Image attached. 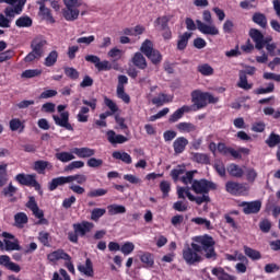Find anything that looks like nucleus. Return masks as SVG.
Returning <instances> with one entry per match:
<instances>
[{
    "label": "nucleus",
    "mask_w": 280,
    "mask_h": 280,
    "mask_svg": "<svg viewBox=\"0 0 280 280\" xmlns=\"http://www.w3.org/2000/svg\"><path fill=\"white\" fill-rule=\"evenodd\" d=\"M192 240L198 244L200 253H205L206 259H212V261L218 259V254L215 253V241L211 235L205 234L195 236Z\"/></svg>",
    "instance_id": "obj_1"
},
{
    "label": "nucleus",
    "mask_w": 280,
    "mask_h": 280,
    "mask_svg": "<svg viewBox=\"0 0 280 280\" xmlns=\"http://www.w3.org/2000/svg\"><path fill=\"white\" fill-rule=\"evenodd\" d=\"M45 47H47V39L45 36L38 35L34 37L31 42L32 51L24 57V62H34V60L43 58Z\"/></svg>",
    "instance_id": "obj_2"
},
{
    "label": "nucleus",
    "mask_w": 280,
    "mask_h": 280,
    "mask_svg": "<svg viewBox=\"0 0 280 280\" xmlns=\"http://www.w3.org/2000/svg\"><path fill=\"white\" fill-rule=\"evenodd\" d=\"M190 97L197 110H202V108H207L209 104H218L220 102L219 97L213 96V94L209 92H202L201 90L192 91Z\"/></svg>",
    "instance_id": "obj_3"
},
{
    "label": "nucleus",
    "mask_w": 280,
    "mask_h": 280,
    "mask_svg": "<svg viewBox=\"0 0 280 280\" xmlns=\"http://www.w3.org/2000/svg\"><path fill=\"white\" fill-rule=\"evenodd\" d=\"M183 259L188 266H196L202 261V252L200 245L196 243L186 244L183 248Z\"/></svg>",
    "instance_id": "obj_4"
},
{
    "label": "nucleus",
    "mask_w": 280,
    "mask_h": 280,
    "mask_svg": "<svg viewBox=\"0 0 280 280\" xmlns=\"http://www.w3.org/2000/svg\"><path fill=\"white\" fill-rule=\"evenodd\" d=\"M140 51L152 62L155 67H159L161 62H163V55L159 49L154 48V43L150 39H145L141 47Z\"/></svg>",
    "instance_id": "obj_5"
},
{
    "label": "nucleus",
    "mask_w": 280,
    "mask_h": 280,
    "mask_svg": "<svg viewBox=\"0 0 280 280\" xmlns=\"http://www.w3.org/2000/svg\"><path fill=\"white\" fill-rule=\"evenodd\" d=\"M94 226L95 225L89 221L72 224L73 232L68 233L69 242H72V244H78L79 237H84L86 233H91Z\"/></svg>",
    "instance_id": "obj_6"
},
{
    "label": "nucleus",
    "mask_w": 280,
    "mask_h": 280,
    "mask_svg": "<svg viewBox=\"0 0 280 280\" xmlns=\"http://www.w3.org/2000/svg\"><path fill=\"white\" fill-rule=\"evenodd\" d=\"M172 20V16L170 15H162L155 19L154 21V27L158 28V32L162 33V37L165 40H172V28H170V21Z\"/></svg>",
    "instance_id": "obj_7"
},
{
    "label": "nucleus",
    "mask_w": 280,
    "mask_h": 280,
    "mask_svg": "<svg viewBox=\"0 0 280 280\" xmlns=\"http://www.w3.org/2000/svg\"><path fill=\"white\" fill-rule=\"evenodd\" d=\"M195 194H209V191H215L218 185L206 178L195 179L190 187Z\"/></svg>",
    "instance_id": "obj_8"
},
{
    "label": "nucleus",
    "mask_w": 280,
    "mask_h": 280,
    "mask_svg": "<svg viewBox=\"0 0 280 280\" xmlns=\"http://www.w3.org/2000/svg\"><path fill=\"white\" fill-rule=\"evenodd\" d=\"M15 180L19 185H23L24 187H34L35 191L43 194L40 184L36 180V174L20 173L15 176Z\"/></svg>",
    "instance_id": "obj_9"
},
{
    "label": "nucleus",
    "mask_w": 280,
    "mask_h": 280,
    "mask_svg": "<svg viewBox=\"0 0 280 280\" xmlns=\"http://www.w3.org/2000/svg\"><path fill=\"white\" fill-rule=\"evenodd\" d=\"M67 108L65 105H58L57 110L60 113V116L54 115L52 119L56 124V126H59L60 128H65L66 130H69L70 132H73V125L69 122V112H62Z\"/></svg>",
    "instance_id": "obj_10"
},
{
    "label": "nucleus",
    "mask_w": 280,
    "mask_h": 280,
    "mask_svg": "<svg viewBox=\"0 0 280 280\" xmlns=\"http://www.w3.org/2000/svg\"><path fill=\"white\" fill-rule=\"evenodd\" d=\"M85 61L91 62L92 65H94L95 69H97V71H100V72L110 71V69H113V65L110 63V61H108V60H103L102 61V59H100V57L96 56V55L85 56Z\"/></svg>",
    "instance_id": "obj_11"
},
{
    "label": "nucleus",
    "mask_w": 280,
    "mask_h": 280,
    "mask_svg": "<svg viewBox=\"0 0 280 280\" xmlns=\"http://www.w3.org/2000/svg\"><path fill=\"white\" fill-rule=\"evenodd\" d=\"M241 207H243V213H245V215H250L253 213H259V211H261V201H259V200L243 201L241 203Z\"/></svg>",
    "instance_id": "obj_12"
},
{
    "label": "nucleus",
    "mask_w": 280,
    "mask_h": 280,
    "mask_svg": "<svg viewBox=\"0 0 280 280\" xmlns=\"http://www.w3.org/2000/svg\"><path fill=\"white\" fill-rule=\"evenodd\" d=\"M225 191H228V194H231L232 196H242V194L246 191V186L237 182H226Z\"/></svg>",
    "instance_id": "obj_13"
},
{
    "label": "nucleus",
    "mask_w": 280,
    "mask_h": 280,
    "mask_svg": "<svg viewBox=\"0 0 280 280\" xmlns=\"http://www.w3.org/2000/svg\"><path fill=\"white\" fill-rule=\"evenodd\" d=\"M197 30L206 36H218V34H220V30H218L215 25L206 24L200 20H197Z\"/></svg>",
    "instance_id": "obj_14"
},
{
    "label": "nucleus",
    "mask_w": 280,
    "mask_h": 280,
    "mask_svg": "<svg viewBox=\"0 0 280 280\" xmlns=\"http://www.w3.org/2000/svg\"><path fill=\"white\" fill-rule=\"evenodd\" d=\"M249 37L255 43V49L261 51L264 49V33L257 28H250Z\"/></svg>",
    "instance_id": "obj_15"
},
{
    "label": "nucleus",
    "mask_w": 280,
    "mask_h": 280,
    "mask_svg": "<svg viewBox=\"0 0 280 280\" xmlns=\"http://www.w3.org/2000/svg\"><path fill=\"white\" fill-rule=\"evenodd\" d=\"M47 259L48 261L56 264V261H60V259H62L63 261H69L71 259V256L66 253L65 249L59 248L48 254Z\"/></svg>",
    "instance_id": "obj_16"
},
{
    "label": "nucleus",
    "mask_w": 280,
    "mask_h": 280,
    "mask_svg": "<svg viewBox=\"0 0 280 280\" xmlns=\"http://www.w3.org/2000/svg\"><path fill=\"white\" fill-rule=\"evenodd\" d=\"M27 0H20L13 8L7 7L4 10L5 16H9L10 19H14L15 14H21L23 12V8L25 7V3Z\"/></svg>",
    "instance_id": "obj_17"
},
{
    "label": "nucleus",
    "mask_w": 280,
    "mask_h": 280,
    "mask_svg": "<svg viewBox=\"0 0 280 280\" xmlns=\"http://www.w3.org/2000/svg\"><path fill=\"white\" fill-rule=\"evenodd\" d=\"M131 62L133 67H137V69H140L141 71L148 69V60H145L143 52H136L131 58Z\"/></svg>",
    "instance_id": "obj_18"
},
{
    "label": "nucleus",
    "mask_w": 280,
    "mask_h": 280,
    "mask_svg": "<svg viewBox=\"0 0 280 280\" xmlns=\"http://www.w3.org/2000/svg\"><path fill=\"white\" fill-rule=\"evenodd\" d=\"M79 272L85 275V277H94L95 270L93 269V261L91 258L85 259V265L79 264L77 266Z\"/></svg>",
    "instance_id": "obj_19"
},
{
    "label": "nucleus",
    "mask_w": 280,
    "mask_h": 280,
    "mask_svg": "<svg viewBox=\"0 0 280 280\" xmlns=\"http://www.w3.org/2000/svg\"><path fill=\"white\" fill-rule=\"evenodd\" d=\"M185 113H191V106L183 105L180 108L175 110L168 118L170 124H176L178 119H183Z\"/></svg>",
    "instance_id": "obj_20"
},
{
    "label": "nucleus",
    "mask_w": 280,
    "mask_h": 280,
    "mask_svg": "<svg viewBox=\"0 0 280 280\" xmlns=\"http://www.w3.org/2000/svg\"><path fill=\"white\" fill-rule=\"evenodd\" d=\"M218 152L223 156H229L230 154V156H233V159H240L241 156L235 149L232 147H226V144L223 142L218 143Z\"/></svg>",
    "instance_id": "obj_21"
},
{
    "label": "nucleus",
    "mask_w": 280,
    "mask_h": 280,
    "mask_svg": "<svg viewBox=\"0 0 280 280\" xmlns=\"http://www.w3.org/2000/svg\"><path fill=\"white\" fill-rule=\"evenodd\" d=\"M39 11H38V16H40L44 21L47 23L54 24L56 23V19H54V15L51 14V9L45 7L43 2H39Z\"/></svg>",
    "instance_id": "obj_22"
},
{
    "label": "nucleus",
    "mask_w": 280,
    "mask_h": 280,
    "mask_svg": "<svg viewBox=\"0 0 280 280\" xmlns=\"http://www.w3.org/2000/svg\"><path fill=\"white\" fill-rule=\"evenodd\" d=\"M189 145V140L185 137H178L174 142H173V149L175 154H183L185 152V149Z\"/></svg>",
    "instance_id": "obj_23"
},
{
    "label": "nucleus",
    "mask_w": 280,
    "mask_h": 280,
    "mask_svg": "<svg viewBox=\"0 0 280 280\" xmlns=\"http://www.w3.org/2000/svg\"><path fill=\"white\" fill-rule=\"evenodd\" d=\"M72 152L77 154L79 159H91V156H95V149L89 147L74 148Z\"/></svg>",
    "instance_id": "obj_24"
},
{
    "label": "nucleus",
    "mask_w": 280,
    "mask_h": 280,
    "mask_svg": "<svg viewBox=\"0 0 280 280\" xmlns=\"http://www.w3.org/2000/svg\"><path fill=\"white\" fill-rule=\"evenodd\" d=\"M67 183H69V176L55 177L48 183V189L49 191H56L58 187H62V185H67Z\"/></svg>",
    "instance_id": "obj_25"
},
{
    "label": "nucleus",
    "mask_w": 280,
    "mask_h": 280,
    "mask_svg": "<svg viewBox=\"0 0 280 280\" xmlns=\"http://www.w3.org/2000/svg\"><path fill=\"white\" fill-rule=\"evenodd\" d=\"M211 273L214 277H217L218 280H236L237 279L235 276L226 273V271L222 267H214L211 270Z\"/></svg>",
    "instance_id": "obj_26"
},
{
    "label": "nucleus",
    "mask_w": 280,
    "mask_h": 280,
    "mask_svg": "<svg viewBox=\"0 0 280 280\" xmlns=\"http://www.w3.org/2000/svg\"><path fill=\"white\" fill-rule=\"evenodd\" d=\"M140 261L143 264V268H154V254L142 252L140 254Z\"/></svg>",
    "instance_id": "obj_27"
},
{
    "label": "nucleus",
    "mask_w": 280,
    "mask_h": 280,
    "mask_svg": "<svg viewBox=\"0 0 280 280\" xmlns=\"http://www.w3.org/2000/svg\"><path fill=\"white\" fill-rule=\"evenodd\" d=\"M52 167L54 165L45 160L35 161L33 165V170L37 172V174H45V170H51Z\"/></svg>",
    "instance_id": "obj_28"
},
{
    "label": "nucleus",
    "mask_w": 280,
    "mask_h": 280,
    "mask_svg": "<svg viewBox=\"0 0 280 280\" xmlns=\"http://www.w3.org/2000/svg\"><path fill=\"white\" fill-rule=\"evenodd\" d=\"M62 16L66 21H77L80 16V10L78 8H67L62 10Z\"/></svg>",
    "instance_id": "obj_29"
},
{
    "label": "nucleus",
    "mask_w": 280,
    "mask_h": 280,
    "mask_svg": "<svg viewBox=\"0 0 280 280\" xmlns=\"http://www.w3.org/2000/svg\"><path fill=\"white\" fill-rule=\"evenodd\" d=\"M107 141H109V143H112L113 145L119 143H126V141H128V138H126L125 136L122 135H117L115 133V131L113 130H109L107 132Z\"/></svg>",
    "instance_id": "obj_30"
},
{
    "label": "nucleus",
    "mask_w": 280,
    "mask_h": 280,
    "mask_svg": "<svg viewBox=\"0 0 280 280\" xmlns=\"http://www.w3.org/2000/svg\"><path fill=\"white\" fill-rule=\"evenodd\" d=\"M252 21L256 25H259V27H261L262 30H266V27H268V18H266V14L264 13H260V12L254 13Z\"/></svg>",
    "instance_id": "obj_31"
},
{
    "label": "nucleus",
    "mask_w": 280,
    "mask_h": 280,
    "mask_svg": "<svg viewBox=\"0 0 280 280\" xmlns=\"http://www.w3.org/2000/svg\"><path fill=\"white\" fill-rule=\"evenodd\" d=\"M189 38H191V33L189 32H185L184 34L178 36V40H177L178 51H185V49H187V45H189Z\"/></svg>",
    "instance_id": "obj_32"
},
{
    "label": "nucleus",
    "mask_w": 280,
    "mask_h": 280,
    "mask_svg": "<svg viewBox=\"0 0 280 280\" xmlns=\"http://www.w3.org/2000/svg\"><path fill=\"white\" fill-rule=\"evenodd\" d=\"M228 173L232 176V178H242L244 176V168L235 163H231L228 166Z\"/></svg>",
    "instance_id": "obj_33"
},
{
    "label": "nucleus",
    "mask_w": 280,
    "mask_h": 280,
    "mask_svg": "<svg viewBox=\"0 0 280 280\" xmlns=\"http://www.w3.org/2000/svg\"><path fill=\"white\" fill-rule=\"evenodd\" d=\"M37 240L46 248H51V234L49 232L40 231Z\"/></svg>",
    "instance_id": "obj_34"
},
{
    "label": "nucleus",
    "mask_w": 280,
    "mask_h": 280,
    "mask_svg": "<svg viewBox=\"0 0 280 280\" xmlns=\"http://www.w3.org/2000/svg\"><path fill=\"white\" fill-rule=\"evenodd\" d=\"M112 156L113 159H116V161H122V163H126L127 165L132 163V156L127 152L114 151Z\"/></svg>",
    "instance_id": "obj_35"
},
{
    "label": "nucleus",
    "mask_w": 280,
    "mask_h": 280,
    "mask_svg": "<svg viewBox=\"0 0 280 280\" xmlns=\"http://www.w3.org/2000/svg\"><path fill=\"white\" fill-rule=\"evenodd\" d=\"M237 86L244 91H250V89H253V83H248V77H246V72H240Z\"/></svg>",
    "instance_id": "obj_36"
},
{
    "label": "nucleus",
    "mask_w": 280,
    "mask_h": 280,
    "mask_svg": "<svg viewBox=\"0 0 280 280\" xmlns=\"http://www.w3.org/2000/svg\"><path fill=\"white\" fill-rule=\"evenodd\" d=\"M9 128L12 132H23L25 130V125L19 118H13L9 121Z\"/></svg>",
    "instance_id": "obj_37"
},
{
    "label": "nucleus",
    "mask_w": 280,
    "mask_h": 280,
    "mask_svg": "<svg viewBox=\"0 0 280 280\" xmlns=\"http://www.w3.org/2000/svg\"><path fill=\"white\" fill-rule=\"evenodd\" d=\"M89 113H91V109L88 106H82L77 115V121L86 124L89 121Z\"/></svg>",
    "instance_id": "obj_38"
},
{
    "label": "nucleus",
    "mask_w": 280,
    "mask_h": 280,
    "mask_svg": "<svg viewBox=\"0 0 280 280\" xmlns=\"http://www.w3.org/2000/svg\"><path fill=\"white\" fill-rule=\"evenodd\" d=\"M107 211L110 215H120L126 213V207L117 203L109 205Z\"/></svg>",
    "instance_id": "obj_39"
},
{
    "label": "nucleus",
    "mask_w": 280,
    "mask_h": 280,
    "mask_svg": "<svg viewBox=\"0 0 280 280\" xmlns=\"http://www.w3.org/2000/svg\"><path fill=\"white\" fill-rule=\"evenodd\" d=\"M192 161H195V163H200L201 165H209V163H211V159L207 153H194Z\"/></svg>",
    "instance_id": "obj_40"
},
{
    "label": "nucleus",
    "mask_w": 280,
    "mask_h": 280,
    "mask_svg": "<svg viewBox=\"0 0 280 280\" xmlns=\"http://www.w3.org/2000/svg\"><path fill=\"white\" fill-rule=\"evenodd\" d=\"M170 102H172V98L165 93H161L158 97L152 98V104L155 106H163V104H170Z\"/></svg>",
    "instance_id": "obj_41"
},
{
    "label": "nucleus",
    "mask_w": 280,
    "mask_h": 280,
    "mask_svg": "<svg viewBox=\"0 0 280 280\" xmlns=\"http://www.w3.org/2000/svg\"><path fill=\"white\" fill-rule=\"evenodd\" d=\"M58 62L57 50H51L44 60L45 67H54Z\"/></svg>",
    "instance_id": "obj_42"
},
{
    "label": "nucleus",
    "mask_w": 280,
    "mask_h": 280,
    "mask_svg": "<svg viewBox=\"0 0 280 280\" xmlns=\"http://www.w3.org/2000/svg\"><path fill=\"white\" fill-rule=\"evenodd\" d=\"M55 158L57 159V161H60L61 163H69V161H73V159H75V155H73V153L62 151L56 153Z\"/></svg>",
    "instance_id": "obj_43"
},
{
    "label": "nucleus",
    "mask_w": 280,
    "mask_h": 280,
    "mask_svg": "<svg viewBox=\"0 0 280 280\" xmlns=\"http://www.w3.org/2000/svg\"><path fill=\"white\" fill-rule=\"evenodd\" d=\"M177 130L180 132H196L197 127L192 122H179L176 125Z\"/></svg>",
    "instance_id": "obj_44"
},
{
    "label": "nucleus",
    "mask_w": 280,
    "mask_h": 280,
    "mask_svg": "<svg viewBox=\"0 0 280 280\" xmlns=\"http://www.w3.org/2000/svg\"><path fill=\"white\" fill-rule=\"evenodd\" d=\"M14 222H15V226H18L19 229H23L24 224H27L28 219H27V214L25 212H19L14 215Z\"/></svg>",
    "instance_id": "obj_45"
},
{
    "label": "nucleus",
    "mask_w": 280,
    "mask_h": 280,
    "mask_svg": "<svg viewBox=\"0 0 280 280\" xmlns=\"http://www.w3.org/2000/svg\"><path fill=\"white\" fill-rule=\"evenodd\" d=\"M244 253L253 261H258V259H261V253H259V250L253 249L248 246H244Z\"/></svg>",
    "instance_id": "obj_46"
},
{
    "label": "nucleus",
    "mask_w": 280,
    "mask_h": 280,
    "mask_svg": "<svg viewBox=\"0 0 280 280\" xmlns=\"http://www.w3.org/2000/svg\"><path fill=\"white\" fill-rule=\"evenodd\" d=\"M198 73H201V75H213L214 70L213 67H211L209 63H202L197 67Z\"/></svg>",
    "instance_id": "obj_47"
},
{
    "label": "nucleus",
    "mask_w": 280,
    "mask_h": 280,
    "mask_svg": "<svg viewBox=\"0 0 280 280\" xmlns=\"http://www.w3.org/2000/svg\"><path fill=\"white\" fill-rule=\"evenodd\" d=\"M8 185V164H0V188Z\"/></svg>",
    "instance_id": "obj_48"
},
{
    "label": "nucleus",
    "mask_w": 280,
    "mask_h": 280,
    "mask_svg": "<svg viewBox=\"0 0 280 280\" xmlns=\"http://www.w3.org/2000/svg\"><path fill=\"white\" fill-rule=\"evenodd\" d=\"M32 24H33L32 18L27 15L20 16L15 21L16 27H32Z\"/></svg>",
    "instance_id": "obj_49"
},
{
    "label": "nucleus",
    "mask_w": 280,
    "mask_h": 280,
    "mask_svg": "<svg viewBox=\"0 0 280 280\" xmlns=\"http://www.w3.org/2000/svg\"><path fill=\"white\" fill-rule=\"evenodd\" d=\"M63 72L70 80H78L80 78V72L73 67L63 68Z\"/></svg>",
    "instance_id": "obj_50"
},
{
    "label": "nucleus",
    "mask_w": 280,
    "mask_h": 280,
    "mask_svg": "<svg viewBox=\"0 0 280 280\" xmlns=\"http://www.w3.org/2000/svg\"><path fill=\"white\" fill-rule=\"evenodd\" d=\"M266 143L268 144V148H277V145L280 143V136L271 132L266 140Z\"/></svg>",
    "instance_id": "obj_51"
},
{
    "label": "nucleus",
    "mask_w": 280,
    "mask_h": 280,
    "mask_svg": "<svg viewBox=\"0 0 280 280\" xmlns=\"http://www.w3.org/2000/svg\"><path fill=\"white\" fill-rule=\"evenodd\" d=\"M18 188L14 187V185H12V183H10L8 185V187H4L1 190L2 196H4V198H14V194H16Z\"/></svg>",
    "instance_id": "obj_52"
},
{
    "label": "nucleus",
    "mask_w": 280,
    "mask_h": 280,
    "mask_svg": "<svg viewBox=\"0 0 280 280\" xmlns=\"http://www.w3.org/2000/svg\"><path fill=\"white\" fill-rule=\"evenodd\" d=\"M104 104L105 106H107V108H109V110L107 112L112 113V115H115V113H119V107L117 106V103H115L113 100L105 96Z\"/></svg>",
    "instance_id": "obj_53"
},
{
    "label": "nucleus",
    "mask_w": 280,
    "mask_h": 280,
    "mask_svg": "<svg viewBox=\"0 0 280 280\" xmlns=\"http://www.w3.org/2000/svg\"><path fill=\"white\" fill-rule=\"evenodd\" d=\"M106 194H108V189L106 188L92 189L88 192V198H102Z\"/></svg>",
    "instance_id": "obj_54"
},
{
    "label": "nucleus",
    "mask_w": 280,
    "mask_h": 280,
    "mask_svg": "<svg viewBox=\"0 0 280 280\" xmlns=\"http://www.w3.org/2000/svg\"><path fill=\"white\" fill-rule=\"evenodd\" d=\"M133 252H135V243L132 242H126L120 247V253H122V255L125 256L132 255Z\"/></svg>",
    "instance_id": "obj_55"
},
{
    "label": "nucleus",
    "mask_w": 280,
    "mask_h": 280,
    "mask_svg": "<svg viewBox=\"0 0 280 280\" xmlns=\"http://www.w3.org/2000/svg\"><path fill=\"white\" fill-rule=\"evenodd\" d=\"M105 214H106V209H104V208H94L91 211V220H93V222H97L100 220V218H102Z\"/></svg>",
    "instance_id": "obj_56"
},
{
    "label": "nucleus",
    "mask_w": 280,
    "mask_h": 280,
    "mask_svg": "<svg viewBox=\"0 0 280 280\" xmlns=\"http://www.w3.org/2000/svg\"><path fill=\"white\" fill-rule=\"evenodd\" d=\"M69 183H78V185H84V183H86V175H82V174H75V175H69L68 176Z\"/></svg>",
    "instance_id": "obj_57"
},
{
    "label": "nucleus",
    "mask_w": 280,
    "mask_h": 280,
    "mask_svg": "<svg viewBox=\"0 0 280 280\" xmlns=\"http://www.w3.org/2000/svg\"><path fill=\"white\" fill-rule=\"evenodd\" d=\"M160 190L163 194V198H167V196H170V191H172V184L167 180H162L160 183Z\"/></svg>",
    "instance_id": "obj_58"
},
{
    "label": "nucleus",
    "mask_w": 280,
    "mask_h": 280,
    "mask_svg": "<svg viewBox=\"0 0 280 280\" xmlns=\"http://www.w3.org/2000/svg\"><path fill=\"white\" fill-rule=\"evenodd\" d=\"M255 95H266L268 93H275V83H269L267 88H259L254 91Z\"/></svg>",
    "instance_id": "obj_59"
},
{
    "label": "nucleus",
    "mask_w": 280,
    "mask_h": 280,
    "mask_svg": "<svg viewBox=\"0 0 280 280\" xmlns=\"http://www.w3.org/2000/svg\"><path fill=\"white\" fill-rule=\"evenodd\" d=\"M116 93H117V97L119 100H122L125 104H130V95L126 93L125 88H117Z\"/></svg>",
    "instance_id": "obj_60"
},
{
    "label": "nucleus",
    "mask_w": 280,
    "mask_h": 280,
    "mask_svg": "<svg viewBox=\"0 0 280 280\" xmlns=\"http://www.w3.org/2000/svg\"><path fill=\"white\" fill-rule=\"evenodd\" d=\"M43 73L39 69H28L22 72V78L31 79V78H38Z\"/></svg>",
    "instance_id": "obj_61"
},
{
    "label": "nucleus",
    "mask_w": 280,
    "mask_h": 280,
    "mask_svg": "<svg viewBox=\"0 0 280 280\" xmlns=\"http://www.w3.org/2000/svg\"><path fill=\"white\" fill-rule=\"evenodd\" d=\"M194 174H196V171L186 172L185 176L182 177V183H184V185H194L196 180L194 179Z\"/></svg>",
    "instance_id": "obj_62"
},
{
    "label": "nucleus",
    "mask_w": 280,
    "mask_h": 280,
    "mask_svg": "<svg viewBox=\"0 0 280 280\" xmlns=\"http://www.w3.org/2000/svg\"><path fill=\"white\" fill-rule=\"evenodd\" d=\"M245 176H246V180H248L249 183H255V180H257L258 174L255 168L249 167L246 170Z\"/></svg>",
    "instance_id": "obj_63"
},
{
    "label": "nucleus",
    "mask_w": 280,
    "mask_h": 280,
    "mask_svg": "<svg viewBox=\"0 0 280 280\" xmlns=\"http://www.w3.org/2000/svg\"><path fill=\"white\" fill-rule=\"evenodd\" d=\"M259 229L262 233H270V229H272V223L268 219H264L259 222Z\"/></svg>",
    "instance_id": "obj_64"
}]
</instances>
